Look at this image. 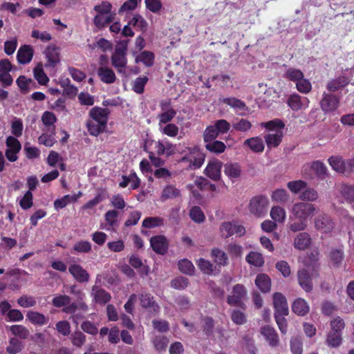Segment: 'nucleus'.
I'll return each mask as SVG.
<instances>
[{"mask_svg": "<svg viewBox=\"0 0 354 354\" xmlns=\"http://www.w3.org/2000/svg\"><path fill=\"white\" fill-rule=\"evenodd\" d=\"M49 133L44 132L39 138L38 142L40 145H44L47 147H51L56 142L55 138V129L48 130Z\"/></svg>", "mask_w": 354, "mask_h": 354, "instance_id": "obj_40", "label": "nucleus"}, {"mask_svg": "<svg viewBox=\"0 0 354 354\" xmlns=\"http://www.w3.org/2000/svg\"><path fill=\"white\" fill-rule=\"evenodd\" d=\"M235 223L224 222L220 226V234L223 238H228L234 234Z\"/></svg>", "mask_w": 354, "mask_h": 354, "instance_id": "obj_54", "label": "nucleus"}, {"mask_svg": "<svg viewBox=\"0 0 354 354\" xmlns=\"http://www.w3.org/2000/svg\"><path fill=\"white\" fill-rule=\"evenodd\" d=\"M304 76L303 72L295 68H288L285 73L284 77L294 82L295 84L298 82Z\"/></svg>", "mask_w": 354, "mask_h": 354, "instance_id": "obj_50", "label": "nucleus"}, {"mask_svg": "<svg viewBox=\"0 0 354 354\" xmlns=\"http://www.w3.org/2000/svg\"><path fill=\"white\" fill-rule=\"evenodd\" d=\"M314 205L304 202L295 203L290 208L291 220H298L290 225V230L294 232L302 231L307 227V220L315 213Z\"/></svg>", "mask_w": 354, "mask_h": 354, "instance_id": "obj_1", "label": "nucleus"}, {"mask_svg": "<svg viewBox=\"0 0 354 354\" xmlns=\"http://www.w3.org/2000/svg\"><path fill=\"white\" fill-rule=\"evenodd\" d=\"M205 147L208 151L214 153H221L226 149L225 145L219 140H212L206 142Z\"/></svg>", "mask_w": 354, "mask_h": 354, "instance_id": "obj_51", "label": "nucleus"}, {"mask_svg": "<svg viewBox=\"0 0 354 354\" xmlns=\"http://www.w3.org/2000/svg\"><path fill=\"white\" fill-rule=\"evenodd\" d=\"M268 203V200L265 196L254 197L249 205L250 212L256 216H261L266 212Z\"/></svg>", "mask_w": 354, "mask_h": 354, "instance_id": "obj_9", "label": "nucleus"}, {"mask_svg": "<svg viewBox=\"0 0 354 354\" xmlns=\"http://www.w3.org/2000/svg\"><path fill=\"white\" fill-rule=\"evenodd\" d=\"M176 111L170 106L169 103L161 104V113L158 114V126L169 123L176 115Z\"/></svg>", "mask_w": 354, "mask_h": 354, "instance_id": "obj_17", "label": "nucleus"}, {"mask_svg": "<svg viewBox=\"0 0 354 354\" xmlns=\"http://www.w3.org/2000/svg\"><path fill=\"white\" fill-rule=\"evenodd\" d=\"M127 46L124 43L118 44L111 55V61L112 66L116 69L117 72L127 76Z\"/></svg>", "mask_w": 354, "mask_h": 354, "instance_id": "obj_4", "label": "nucleus"}, {"mask_svg": "<svg viewBox=\"0 0 354 354\" xmlns=\"http://www.w3.org/2000/svg\"><path fill=\"white\" fill-rule=\"evenodd\" d=\"M287 102L293 111H299L307 109L309 106L310 101L306 97L293 94L288 97Z\"/></svg>", "mask_w": 354, "mask_h": 354, "instance_id": "obj_18", "label": "nucleus"}, {"mask_svg": "<svg viewBox=\"0 0 354 354\" xmlns=\"http://www.w3.org/2000/svg\"><path fill=\"white\" fill-rule=\"evenodd\" d=\"M350 82V80L344 76H339L328 82L326 88L329 91L335 92L346 86Z\"/></svg>", "mask_w": 354, "mask_h": 354, "instance_id": "obj_30", "label": "nucleus"}, {"mask_svg": "<svg viewBox=\"0 0 354 354\" xmlns=\"http://www.w3.org/2000/svg\"><path fill=\"white\" fill-rule=\"evenodd\" d=\"M329 259L334 266H339L344 259V252L342 249H332L329 253Z\"/></svg>", "mask_w": 354, "mask_h": 354, "instance_id": "obj_56", "label": "nucleus"}, {"mask_svg": "<svg viewBox=\"0 0 354 354\" xmlns=\"http://www.w3.org/2000/svg\"><path fill=\"white\" fill-rule=\"evenodd\" d=\"M352 160L344 161L342 157L332 156L328 159V163L331 167L339 173H344L350 170L352 166Z\"/></svg>", "mask_w": 354, "mask_h": 354, "instance_id": "obj_21", "label": "nucleus"}, {"mask_svg": "<svg viewBox=\"0 0 354 354\" xmlns=\"http://www.w3.org/2000/svg\"><path fill=\"white\" fill-rule=\"evenodd\" d=\"M223 162L218 159L209 160L205 169V174L213 180H218L221 177Z\"/></svg>", "mask_w": 354, "mask_h": 354, "instance_id": "obj_12", "label": "nucleus"}, {"mask_svg": "<svg viewBox=\"0 0 354 354\" xmlns=\"http://www.w3.org/2000/svg\"><path fill=\"white\" fill-rule=\"evenodd\" d=\"M7 149L6 156L10 162H15L18 159L17 153L21 148L19 141L15 137L9 136L6 139Z\"/></svg>", "mask_w": 354, "mask_h": 354, "instance_id": "obj_10", "label": "nucleus"}, {"mask_svg": "<svg viewBox=\"0 0 354 354\" xmlns=\"http://www.w3.org/2000/svg\"><path fill=\"white\" fill-rule=\"evenodd\" d=\"M260 333L270 346L275 347L278 346L279 337L273 328L269 326H263L260 329Z\"/></svg>", "mask_w": 354, "mask_h": 354, "instance_id": "obj_24", "label": "nucleus"}, {"mask_svg": "<svg viewBox=\"0 0 354 354\" xmlns=\"http://www.w3.org/2000/svg\"><path fill=\"white\" fill-rule=\"evenodd\" d=\"M97 75L100 80L106 84H113L116 80L114 71L108 66H100L97 69Z\"/></svg>", "mask_w": 354, "mask_h": 354, "instance_id": "obj_28", "label": "nucleus"}, {"mask_svg": "<svg viewBox=\"0 0 354 354\" xmlns=\"http://www.w3.org/2000/svg\"><path fill=\"white\" fill-rule=\"evenodd\" d=\"M153 54L149 51H144L136 58V62H142L147 66H151L153 64Z\"/></svg>", "mask_w": 354, "mask_h": 354, "instance_id": "obj_57", "label": "nucleus"}, {"mask_svg": "<svg viewBox=\"0 0 354 354\" xmlns=\"http://www.w3.org/2000/svg\"><path fill=\"white\" fill-rule=\"evenodd\" d=\"M311 169L319 177H324L327 174V168L324 162L317 160L311 163Z\"/></svg>", "mask_w": 354, "mask_h": 354, "instance_id": "obj_59", "label": "nucleus"}, {"mask_svg": "<svg viewBox=\"0 0 354 354\" xmlns=\"http://www.w3.org/2000/svg\"><path fill=\"white\" fill-rule=\"evenodd\" d=\"M271 198L277 203H285L289 200V194L284 189H277L272 192Z\"/></svg>", "mask_w": 354, "mask_h": 354, "instance_id": "obj_48", "label": "nucleus"}, {"mask_svg": "<svg viewBox=\"0 0 354 354\" xmlns=\"http://www.w3.org/2000/svg\"><path fill=\"white\" fill-rule=\"evenodd\" d=\"M315 226L322 233H330L334 228V223L328 216L322 214L315 218Z\"/></svg>", "mask_w": 354, "mask_h": 354, "instance_id": "obj_15", "label": "nucleus"}, {"mask_svg": "<svg viewBox=\"0 0 354 354\" xmlns=\"http://www.w3.org/2000/svg\"><path fill=\"white\" fill-rule=\"evenodd\" d=\"M287 187L293 194H298L307 187V183L301 180H292L287 183Z\"/></svg>", "mask_w": 354, "mask_h": 354, "instance_id": "obj_53", "label": "nucleus"}, {"mask_svg": "<svg viewBox=\"0 0 354 354\" xmlns=\"http://www.w3.org/2000/svg\"><path fill=\"white\" fill-rule=\"evenodd\" d=\"M68 272L78 282L84 283L89 280V274L82 266L77 263L70 265Z\"/></svg>", "mask_w": 354, "mask_h": 354, "instance_id": "obj_19", "label": "nucleus"}, {"mask_svg": "<svg viewBox=\"0 0 354 354\" xmlns=\"http://www.w3.org/2000/svg\"><path fill=\"white\" fill-rule=\"evenodd\" d=\"M86 127L89 133L93 136H97L106 128V124L98 123L93 119L90 118L86 122Z\"/></svg>", "mask_w": 354, "mask_h": 354, "instance_id": "obj_37", "label": "nucleus"}, {"mask_svg": "<svg viewBox=\"0 0 354 354\" xmlns=\"http://www.w3.org/2000/svg\"><path fill=\"white\" fill-rule=\"evenodd\" d=\"M219 102L227 104L241 115H245L248 111V107L245 103L236 97L220 98Z\"/></svg>", "mask_w": 354, "mask_h": 354, "instance_id": "obj_14", "label": "nucleus"}, {"mask_svg": "<svg viewBox=\"0 0 354 354\" xmlns=\"http://www.w3.org/2000/svg\"><path fill=\"white\" fill-rule=\"evenodd\" d=\"M34 76L38 82L41 85H45L49 79L46 75L41 64L37 65L34 69Z\"/></svg>", "mask_w": 354, "mask_h": 354, "instance_id": "obj_60", "label": "nucleus"}, {"mask_svg": "<svg viewBox=\"0 0 354 354\" xmlns=\"http://www.w3.org/2000/svg\"><path fill=\"white\" fill-rule=\"evenodd\" d=\"M140 303L142 307L147 308L151 313H157L160 307L153 301V297L149 294H142L140 297Z\"/></svg>", "mask_w": 354, "mask_h": 354, "instance_id": "obj_32", "label": "nucleus"}, {"mask_svg": "<svg viewBox=\"0 0 354 354\" xmlns=\"http://www.w3.org/2000/svg\"><path fill=\"white\" fill-rule=\"evenodd\" d=\"M297 91L301 93H308L312 89L310 82L304 76L295 84Z\"/></svg>", "mask_w": 354, "mask_h": 354, "instance_id": "obj_61", "label": "nucleus"}, {"mask_svg": "<svg viewBox=\"0 0 354 354\" xmlns=\"http://www.w3.org/2000/svg\"><path fill=\"white\" fill-rule=\"evenodd\" d=\"M245 261L250 265L255 267H261L264 264L263 255L257 252H250L245 257Z\"/></svg>", "mask_w": 354, "mask_h": 354, "instance_id": "obj_41", "label": "nucleus"}, {"mask_svg": "<svg viewBox=\"0 0 354 354\" xmlns=\"http://www.w3.org/2000/svg\"><path fill=\"white\" fill-rule=\"evenodd\" d=\"M43 124L48 128V130L55 129V124L57 122L55 115L50 111H45L41 115Z\"/></svg>", "mask_w": 354, "mask_h": 354, "instance_id": "obj_49", "label": "nucleus"}, {"mask_svg": "<svg viewBox=\"0 0 354 354\" xmlns=\"http://www.w3.org/2000/svg\"><path fill=\"white\" fill-rule=\"evenodd\" d=\"M33 57V49L28 45H24L19 48L17 51V61L21 64L29 63Z\"/></svg>", "mask_w": 354, "mask_h": 354, "instance_id": "obj_27", "label": "nucleus"}, {"mask_svg": "<svg viewBox=\"0 0 354 354\" xmlns=\"http://www.w3.org/2000/svg\"><path fill=\"white\" fill-rule=\"evenodd\" d=\"M224 173L232 182L239 179L242 174V169L236 162H227L224 165Z\"/></svg>", "mask_w": 354, "mask_h": 354, "instance_id": "obj_25", "label": "nucleus"}, {"mask_svg": "<svg viewBox=\"0 0 354 354\" xmlns=\"http://www.w3.org/2000/svg\"><path fill=\"white\" fill-rule=\"evenodd\" d=\"M247 296V290L244 286L236 284L227 295V302L231 306H242Z\"/></svg>", "mask_w": 354, "mask_h": 354, "instance_id": "obj_6", "label": "nucleus"}, {"mask_svg": "<svg viewBox=\"0 0 354 354\" xmlns=\"http://www.w3.org/2000/svg\"><path fill=\"white\" fill-rule=\"evenodd\" d=\"M339 104V100L336 95L325 92L323 93L320 106L324 112L329 113L335 111L338 108Z\"/></svg>", "mask_w": 354, "mask_h": 354, "instance_id": "obj_11", "label": "nucleus"}, {"mask_svg": "<svg viewBox=\"0 0 354 354\" xmlns=\"http://www.w3.org/2000/svg\"><path fill=\"white\" fill-rule=\"evenodd\" d=\"M178 268L182 272L187 274H193L195 270L193 263L187 259H183L180 261L178 263Z\"/></svg>", "mask_w": 354, "mask_h": 354, "instance_id": "obj_64", "label": "nucleus"}, {"mask_svg": "<svg viewBox=\"0 0 354 354\" xmlns=\"http://www.w3.org/2000/svg\"><path fill=\"white\" fill-rule=\"evenodd\" d=\"M12 63L8 59L0 60V83L3 87H8L13 83L10 72L13 70Z\"/></svg>", "mask_w": 354, "mask_h": 354, "instance_id": "obj_7", "label": "nucleus"}, {"mask_svg": "<svg viewBox=\"0 0 354 354\" xmlns=\"http://www.w3.org/2000/svg\"><path fill=\"white\" fill-rule=\"evenodd\" d=\"M252 127V122L247 119L241 118L233 123L232 127L236 131L248 132Z\"/></svg>", "mask_w": 354, "mask_h": 354, "instance_id": "obj_52", "label": "nucleus"}, {"mask_svg": "<svg viewBox=\"0 0 354 354\" xmlns=\"http://www.w3.org/2000/svg\"><path fill=\"white\" fill-rule=\"evenodd\" d=\"M47 60L46 66L55 67L60 62V48L55 44H50L44 50Z\"/></svg>", "mask_w": 354, "mask_h": 354, "instance_id": "obj_13", "label": "nucleus"}, {"mask_svg": "<svg viewBox=\"0 0 354 354\" xmlns=\"http://www.w3.org/2000/svg\"><path fill=\"white\" fill-rule=\"evenodd\" d=\"M196 263L201 271L204 274L209 275L215 273V267L209 261L200 258L196 261Z\"/></svg>", "mask_w": 354, "mask_h": 354, "instance_id": "obj_43", "label": "nucleus"}, {"mask_svg": "<svg viewBox=\"0 0 354 354\" xmlns=\"http://www.w3.org/2000/svg\"><path fill=\"white\" fill-rule=\"evenodd\" d=\"M129 183L132 189H136L140 186V180L136 173H131L129 176H122L119 186L122 188L126 187Z\"/></svg>", "mask_w": 354, "mask_h": 354, "instance_id": "obj_36", "label": "nucleus"}, {"mask_svg": "<svg viewBox=\"0 0 354 354\" xmlns=\"http://www.w3.org/2000/svg\"><path fill=\"white\" fill-rule=\"evenodd\" d=\"M91 295L94 302L102 305H104L108 303L111 298V296L109 292L104 289L100 288L96 285L93 286Z\"/></svg>", "mask_w": 354, "mask_h": 354, "instance_id": "obj_23", "label": "nucleus"}, {"mask_svg": "<svg viewBox=\"0 0 354 354\" xmlns=\"http://www.w3.org/2000/svg\"><path fill=\"white\" fill-rule=\"evenodd\" d=\"M119 213L115 209L107 211L104 214V218L109 227H114L118 225Z\"/></svg>", "mask_w": 354, "mask_h": 354, "instance_id": "obj_55", "label": "nucleus"}, {"mask_svg": "<svg viewBox=\"0 0 354 354\" xmlns=\"http://www.w3.org/2000/svg\"><path fill=\"white\" fill-rule=\"evenodd\" d=\"M273 304L275 308V314L288 315V306L286 298L280 292H275L273 295Z\"/></svg>", "mask_w": 354, "mask_h": 354, "instance_id": "obj_22", "label": "nucleus"}, {"mask_svg": "<svg viewBox=\"0 0 354 354\" xmlns=\"http://www.w3.org/2000/svg\"><path fill=\"white\" fill-rule=\"evenodd\" d=\"M300 199L306 201H315L318 198V193L313 188H306L299 196Z\"/></svg>", "mask_w": 354, "mask_h": 354, "instance_id": "obj_62", "label": "nucleus"}, {"mask_svg": "<svg viewBox=\"0 0 354 354\" xmlns=\"http://www.w3.org/2000/svg\"><path fill=\"white\" fill-rule=\"evenodd\" d=\"M341 196L345 199L348 203H354V185L342 184L339 188Z\"/></svg>", "mask_w": 354, "mask_h": 354, "instance_id": "obj_38", "label": "nucleus"}, {"mask_svg": "<svg viewBox=\"0 0 354 354\" xmlns=\"http://www.w3.org/2000/svg\"><path fill=\"white\" fill-rule=\"evenodd\" d=\"M180 196V192L175 186L167 185L164 187L160 196V200L165 201L168 199H174Z\"/></svg>", "mask_w": 354, "mask_h": 354, "instance_id": "obj_39", "label": "nucleus"}, {"mask_svg": "<svg viewBox=\"0 0 354 354\" xmlns=\"http://www.w3.org/2000/svg\"><path fill=\"white\" fill-rule=\"evenodd\" d=\"M71 303V298L65 295H57L53 300L52 304L55 307L60 308L68 305Z\"/></svg>", "mask_w": 354, "mask_h": 354, "instance_id": "obj_63", "label": "nucleus"}, {"mask_svg": "<svg viewBox=\"0 0 354 354\" xmlns=\"http://www.w3.org/2000/svg\"><path fill=\"white\" fill-rule=\"evenodd\" d=\"M243 145L248 147L255 153H261L265 148L262 138L259 136L246 139L243 142Z\"/></svg>", "mask_w": 354, "mask_h": 354, "instance_id": "obj_31", "label": "nucleus"}, {"mask_svg": "<svg viewBox=\"0 0 354 354\" xmlns=\"http://www.w3.org/2000/svg\"><path fill=\"white\" fill-rule=\"evenodd\" d=\"M270 216L275 222L283 223L286 220V213L283 207L274 206L270 210Z\"/></svg>", "mask_w": 354, "mask_h": 354, "instance_id": "obj_45", "label": "nucleus"}, {"mask_svg": "<svg viewBox=\"0 0 354 354\" xmlns=\"http://www.w3.org/2000/svg\"><path fill=\"white\" fill-rule=\"evenodd\" d=\"M27 319L33 325L44 326L48 323L49 317L34 310H28L26 313Z\"/></svg>", "mask_w": 354, "mask_h": 354, "instance_id": "obj_26", "label": "nucleus"}, {"mask_svg": "<svg viewBox=\"0 0 354 354\" xmlns=\"http://www.w3.org/2000/svg\"><path fill=\"white\" fill-rule=\"evenodd\" d=\"M155 148L158 155L169 156L175 152L176 147L168 141H158L156 142Z\"/></svg>", "mask_w": 354, "mask_h": 354, "instance_id": "obj_33", "label": "nucleus"}, {"mask_svg": "<svg viewBox=\"0 0 354 354\" xmlns=\"http://www.w3.org/2000/svg\"><path fill=\"white\" fill-rule=\"evenodd\" d=\"M311 244V238L309 234L301 232L294 239V247L300 250L307 249Z\"/></svg>", "mask_w": 354, "mask_h": 354, "instance_id": "obj_29", "label": "nucleus"}, {"mask_svg": "<svg viewBox=\"0 0 354 354\" xmlns=\"http://www.w3.org/2000/svg\"><path fill=\"white\" fill-rule=\"evenodd\" d=\"M211 256L217 265L224 266L227 264V256L223 250L214 248L211 251Z\"/></svg>", "mask_w": 354, "mask_h": 354, "instance_id": "obj_42", "label": "nucleus"}, {"mask_svg": "<svg viewBox=\"0 0 354 354\" xmlns=\"http://www.w3.org/2000/svg\"><path fill=\"white\" fill-rule=\"evenodd\" d=\"M189 216L195 223H201L204 222L205 216L202 209L197 206L191 208L189 211Z\"/></svg>", "mask_w": 354, "mask_h": 354, "instance_id": "obj_58", "label": "nucleus"}, {"mask_svg": "<svg viewBox=\"0 0 354 354\" xmlns=\"http://www.w3.org/2000/svg\"><path fill=\"white\" fill-rule=\"evenodd\" d=\"M317 276L318 273L315 270L300 269L297 272L299 284L306 292H310L313 289V280Z\"/></svg>", "mask_w": 354, "mask_h": 354, "instance_id": "obj_5", "label": "nucleus"}, {"mask_svg": "<svg viewBox=\"0 0 354 354\" xmlns=\"http://www.w3.org/2000/svg\"><path fill=\"white\" fill-rule=\"evenodd\" d=\"M255 284L263 292H268L270 290L271 280L266 274H259L256 277Z\"/></svg>", "mask_w": 354, "mask_h": 354, "instance_id": "obj_35", "label": "nucleus"}, {"mask_svg": "<svg viewBox=\"0 0 354 354\" xmlns=\"http://www.w3.org/2000/svg\"><path fill=\"white\" fill-rule=\"evenodd\" d=\"M150 244L153 251L160 254H164L168 250L169 242L167 238L162 235L151 237Z\"/></svg>", "mask_w": 354, "mask_h": 354, "instance_id": "obj_16", "label": "nucleus"}, {"mask_svg": "<svg viewBox=\"0 0 354 354\" xmlns=\"http://www.w3.org/2000/svg\"><path fill=\"white\" fill-rule=\"evenodd\" d=\"M164 225V219L159 216L147 217L142 221V227L151 229Z\"/></svg>", "mask_w": 354, "mask_h": 354, "instance_id": "obj_47", "label": "nucleus"}, {"mask_svg": "<svg viewBox=\"0 0 354 354\" xmlns=\"http://www.w3.org/2000/svg\"><path fill=\"white\" fill-rule=\"evenodd\" d=\"M159 131L162 133L169 137H176L178 133L179 129L173 123H167L158 126Z\"/></svg>", "mask_w": 354, "mask_h": 354, "instance_id": "obj_46", "label": "nucleus"}, {"mask_svg": "<svg viewBox=\"0 0 354 354\" xmlns=\"http://www.w3.org/2000/svg\"><path fill=\"white\" fill-rule=\"evenodd\" d=\"M109 113L110 111L108 109L94 106L90 110L88 115L90 118L98 122L100 124H105L107 125Z\"/></svg>", "mask_w": 354, "mask_h": 354, "instance_id": "obj_20", "label": "nucleus"}, {"mask_svg": "<svg viewBox=\"0 0 354 354\" xmlns=\"http://www.w3.org/2000/svg\"><path fill=\"white\" fill-rule=\"evenodd\" d=\"M151 342L155 349L160 353L166 350L169 343L168 339L163 335H155L152 338Z\"/></svg>", "mask_w": 354, "mask_h": 354, "instance_id": "obj_44", "label": "nucleus"}, {"mask_svg": "<svg viewBox=\"0 0 354 354\" xmlns=\"http://www.w3.org/2000/svg\"><path fill=\"white\" fill-rule=\"evenodd\" d=\"M292 309L297 315L304 316L309 312L310 307L305 299L298 298L293 301Z\"/></svg>", "mask_w": 354, "mask_h": 354, "instance_id": "obj_34", "label": "nucleus"}, {"mask_svg": "<svg viewBox=\"0 0 354 354\" xmlns=\"http://www.w3.org/2000/svg\"><path fill=\"white\" fill-rule=\"evenodd\" d=\"M261 126L268 129V133L264 136V139L268 148H275L279 145L283 136V122L279 120H274L261 124Z\"/></svg>", "mask_w": 354, "mask_h": 354, "instance_id": "obj_2", "label": "nucleus"}, {"mask_svg": "<svg viewBox=\"0 0 354 354\" xmlns=\"http://www.w3.org/2000/svg\"><path fill=\"white\" fill-rule=\"evenodd\" d=\"M205 160V155L198 147L189 149V153L182 158V161L188 162L191 169H198L201 167Z\"/></svg>", "mask_w": 354, "mask_h": 354, "instance_id": "obj_8", "label": "nucleus"}, {"mask_svg": "<svg viewBox=\"0 0 354 354\" xmlns=\"http://www.w3.org/2000/svg\"><path fill=\"white\" fill-rule=\"evenodd\" d=\"M93 23L97 28H102L113 21L115 12L112 10L110 2L104 1L94 6Z\"/></svg>", "mask_w": 354, "mask_h": 354, "instance_id": "obj_3", "label": "nucleus"}]
</instances>
